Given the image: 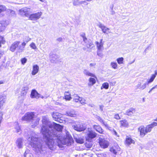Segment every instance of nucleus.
<instances>
[{
    "label": "nucleus",
    "mask_w": 157,
    "mask_h": 157,
    "mask_svg": "<svg viewBox=\"0 0 157 157\" xmlns=\"http://www.w3.org/2000/svg\"><path fill=\"white\" fill-rule=\"evenodd\" d=\"M44 137L47 140V144L49 147L51 149L53 147L54 141L52 138L56 137V139L60 140H64L67 142L68 144H71L74 142V140L71 136H67L65 138H63L62 136L59 135H56L53 133H49L47 132V134L44 135Z\"/></svg>",
    "instance_id": "obj_1"
},
{
    "label": "nucleus",
    "mask_w": 157,
    "mask_h": 157,
    "mask_svg": "<svg viewBox=\"0 0 157 157\" xmlns=\"http://www.w3.org/2000/svg\"><path fill=\"white\" fill-rule=\"evenodd\" d=\"M157 126V123L153 122L145 127L144 125L140 126L138 129L140 132V135L141 137H144L147 133L150 132L152 129Z\"/></svg>",
    "instance_id": "obj_2"
},
{
    "label": "nucleus",
    "mask_w": 157,
    "mask_h": 157,
    "mask_svg": "<svg viewBox=\"0 0 157 157\" xmlns=\"http://www.w3.org/2000/svg\"><path fill=\"white\" fill-rule=\"evenodd\" d=\"M43 125L42 126L41 129V132L42 134H44V133L47 131V128H54V125L53 124L51 123L50 121L44 120V122L43 123Z\"/></svg>",
    "instance_id": "obj_3"
},
{
    "label": "nucleus",
    "mask_w": 157,
    "mask_h": 157,
    "mask_svg": "<svg viewBox=\"0 0 157 157\" xmlns=\"http://www.w3.org/2000/svg\"><path fill=\"white\" fill-rule=\"evenodd\" d=\"M97 134L92 130L88 128L86 134V140L90 141L97 136Z\"/></svg>",
    "instance_id": "obj_4"
},
{
    "label": "nucleus",
    "mask_w": 157,
    "mask_h": 157,
    "mask_svg": "<svg viewBox=\"0 0 157 157\" xmlns=\"http://www.w3.org/2000/svg\"><path fill=\"white\" fill-rule=\"evenodd\" d=\"M35 116L34 113L33 112H28L22 117L23 121H29L32 120Z\"/></svg>",
    "instance_id": "obj_5"
},
{
    "label": "nucleus",
    "mask_w": 157,
    "mask_h": 157,
    "mask_svg": "<svg viewBox=\"0 0 157 157\" xmlns=\"http://www.w3.org/2000/svg\"><path fill=\"white\" fill-rule=\"evenodd\" d=\"M30 9L27 7L22 8L19 10V14L22 16L28 17L30 13Z\"/></svg>",
    "instance_id": "obj_6"
},
{
    "label": "nucleus",
    "mask_w": 157,
    "mask_h": 157,
    "mask_svg": "<svg viewBox=\"0 0 157 157\" xmlns=\"http://www.w3.org/2000/svg\"><path fill=\"white\" fill-rule=\"evenodd\" d=\"M42 14L41 12H39L31 14L29 15V19L32 21L36 20L39 19Z\"/></svg>",
    "instance_id": "obj_7"
},
{
    "label": "nucleus",
    "mask_w": 157,
    "mask_h": 157,
    "mask_svg": "<svg viewBox=\"0 0 157 157\" xmlns=\"http://www.w3.org/2000/svg\"><path fill=\"white\" fill-rule=\"evenodd\" d=\"M98 143L100 146L104 149L107 148L109 145V142L105 139L99 138Z\"/></svg>",
    "instance_id": "obj_8"
},
{
    "label": "nucleus",
    "mask_w": 157,
    "mask_h": 157,
    "mask_svg": "<svg viewBox=\"0 0 157 157\" xmlns=\"http://www.w3.org/2000/svg\"><path fill=\"white\" fill-rule=\"evenodd\" d=\"M121 149L117 144L114 145L110 149V151L115 155H116L121 151Z\"/></svg>",
    "instance_id": "obj_9"
},
{
    "label": "nucleus",
    "mask_w": 157,
    "mask_h": 157,
    "mask_svg": "<svg viewBox=\"0 0 157 157\" xmlns=\"http://www.w3.org/2000/svg\"><path fill=\"white\" fill-rule=\"evenodd\" d=\"M124 144L127 146H129L132 144H134L135 141L132 139L131 136H126V137L124 141Z\"/></svg>",
    "instance_id": "obj_10"
},
{
    "label": "nucleus",
    "mask_w": 157,
    "mask_h": 157,
    "mask_svg": "<svg viewBox=\"0 0 157 157\" xmlns=\"http://www.w3.org/2000/svg\"><path fill=\"white\" fill-rule=\"evenodd\" d=\"M74 129L78 131H82L86 129V127L82 124L79 123L74 125L73 127Z\"/></svg>",
    "instance_id": "obj_11"
},
{
    "label": "nucleus",
    "mask_w": 157,
    "mask_h": 157,
    "mask_svg": "<svg viewBox=\"0 0 157 157\" xmlns=\"http://www.w3.org/2000/svg\"><path fill=\"white\" fill-rule=\"evenodd\" d=\"M52 116L55 121L59 123L62 122V121H60L62 120L60 119V115L59 113L58 112H53L52 114Z\"/></svg>",
    "instance_id": "obj_12"
},
{
    "label": "nucleus",
    "mask_w": 157,
    "mask_h": 157,
    "mask_svg": "<svg viewBox=\"0 0 157 157\" xmlns=\"http://www.w3.org/2000/svg\"><path fill=\"white\" fill-rule=\"evenodd\" d=\"M95 44L97 47L98 54V53L101 51L103 48V40L101 39L99 43L98 41L96 42Z\"/></svg>",
    "instance_id": "obj_13"
},
{
    "label": "nucleus",
    "mask_w": 157,
    "mask_h": 157,
    "mask_svg": "<svg viewBox=\"0 0 157 157\" xmlns=\"http://www.w3.org/2000/svg\"><path fill=\"white\" fill-rule=\"evenodd\" d=\"M20 43V42L19 41L14 42L11 45L10 48V50L12 52H14L16 49L18 47Z\"/></svg>",
    "instance_id": "obj_14"
},
{
    "label": "nucleus",
    "mask_w": 157,
    "mask_h": 157,
    "mask_svg": "<svg viewBox=\"0 0 157 157\" xmlns=\"http://www.w3.org/2000/svg\"><path fill=\"white\" fill-rule=\"evenodd\" d=\"M98 27L101 29L102 32L105 34H108L110 33V29L109 28L101 24L98 25Z\"/></svg>",
    "instance_id": "obj_15"
},
{
    "label": "nucleus",
    "mask_w": 157,
    "mask_h": 157,
    "mask_svg": "<svg viewBox=\"0 0 157 157\" xmlns=\"http://www.w3.org/2000/svg\"><path fill=\"white\" fill-rule=\"evenodd\" d=\"M93 128L97 132L101 134H104V130L99 125H94Z\"/></svg>",
    "instance_id": "obj_16"
},
{
    "label": "nucleus",
    "mask_w": 157,
    "mask_h": 157,
    "mask_svg": "<svg viewBox=\"0 0 157 157\" xmlns=\"http://www.w3.org/2000/svg\"><path fill=\"white\" fill-rule=\"evenodd\" d=\"M7 24L6 21H0V33L3 32L6 28Z\"/></svg>",
    "instance_id": "obj_17"
},
{
    "label": "nucleus",
    "mask_w": 157,
    "mask_h": 157,
    "mask_svg": "<svg viewBox=\"0 0 157 157\" xmlns=\"http://www.w3.org/2000/svg\"><path fill=\"white\" fill-rule=\"evenodd\" d=\"M30 96L31 98H38L40 97V94L35 90H33L31 91L30 94Z\"/></svg>",
    "instance_id": "obj_18"
},
{
    "label": "nucleus",
    "mask_w": 157,
    "mask_h": 157,
    "mask_svg": "<svg viewBox=\"0 0 157 157\" xmlns=\"http://www.w3.org/2000/svg\"><path fill=\"white\" fill-rule=\"evenodd\" d=\"M66 114L67 116L71 117H76L77 116L76 112L73 110L68 111L66 112Z\"/></svg>",
    "instance_id": "obj_19"
},
{
    "label": "nucleus",
    "mask_w": 157,
    "mask_h": 157,
    "mask_svg": "<svg viewBox=\"0 0 157 157\" xmlns=\"http://www.w3.org/2000/svg\"><path fill=\"white\" fill-rule=\"evenodd\" d=\"M136 113V110L134 108H131L127 110L125 114L128 116H132Z\"/></svg>",
    "instance_id": "obj_20"
},
{
    "label": "nucleus",
    "mask_w": 157,
    "mask_h": 157,
    "mask_svg": "<svg viewBox=\"0 0 157 157\" xmlns=\"http://www.w3.org/2000/svg\"><path fill=\"white\" fill-rule=\"evenodd\" d=\"M54 127V128L58 131L61 132L63 128V126L59 124H57L56 123L53 122Z\"/></svg>",
    "instance_id": "obj_21"
},
{
    "label": "nucleus",
    "mask_w": 157,
    "mask_h": 157,
    "mask_svg": "<svg viewBox=\"0 0 157 157\" xmlns=\"http://www.w3.org/2000/svg\"><path fill=\"white\" fill-rule=\"evenodd\" d=\"M121 127H127L128 126V124L127 120L125 119L120 121Z\"/></svg>",
    "instance_id": "obj_22"
},
{
    "label": "nucleus",
    "mask_w": 157,
    "mask_h": 157,
    "mask_svg": "<svg viewBox=\"0 0 157 157\" xmlns=\"http://www.w3.org/2000/svg\"><path fill=\"white\" fill-rule=\"evenodd\" d=\"M39 67L37 65H35L33 66V70L32 72V74L35 75L37 74L39 71Z\"/></svg>",
    "instance_id": "obj_23"
},
{
    "label": "nucleus",
    "mask_w": 157,
    "mask_h": 157,
    "mask_svg": "<svg viewBox=\"0 0 157 157\" xmlns=\"http://www.w3.org/2000/svg\"><path fill=\"white\" fill-rule=\"evenodd\" d=\"M63 98L66 101L70 100L72 98L71 94L68 92H65Z\"/></svg>",
    "instance_id": "obj_24"
},
{
    "label": "nucleus",
    "mask_w": 157,
    "mask_h": 157,
    "mask_svg": "<svg viewBox=\"0 0 157 157\" xmlns=\"http://www.w3.org/2000/svg\"><path fill=\"white\" fill-rule=\"evenodd\" d=\"M157 75V70L154 71V74H152L151 78L148 79L147 82L148 83H150L152 82L155 79L156 76Z\"/></svg>",
    "instance_id": "obj_25"
},
{
    "label": "nucleus",
    "mask_w": 157,
    "mask_h": 157,
    "mask_svg": "<svg viewBox=\"0 0 157 157\" xmlns=\"http://www.w3.org/2000/svg\"><path fill=\"white\" fill-rule=\"evenodd\" d=\"M84 74L86 76L93 77L95 78V79H97V77L94 74L89 72V71H87L86 70H84Z\"/></svg>",
    "instance_id": "obj_26"
},
{
    "label": "nucleus",
    "mask_w": 157,
    "mask_h": 157,
    "mask_svg": "<svg viewBox=\"0 0 157 157\" xmlns=\"http://www.w3.org/2000/svg\"><path fill=\"white\" fill-rule=\"evenodd\" d=\"M96 79L94 78H90L89 79V83L88 84V85L91 86L95 84L96 82Z\"/></svg>",
    "instance_id": "obj_27"
},
{
    "label": "nucleus",
    "mask_w": 157,
    "mask_h": 157,
    "mask_svg": "<svg viewBox=\"0 0 157 157\" xmlns=\"http://www.w3.org/2000/svg\"><path fill=\"white\" fill-rule=\"evenodd\" d=\"M80 97L77 94H74L73 95V101L76 103L79 102Z\"/></svg>",
    "instance_id": "obj_28"
},
{
    "label": "nucleus",
    "mask_w": 157,
    "mask_h": 157,
    "mask_svg": "<svg viewBox=\"0 0 157 157\" xmlns=\"http://www.w3.org/2000/svg\"><path fill=\"white\" fill-rule=\"evenodd\" d=\"M5 103V98L2 96H0V109H1Z\"/></svg>",
    "instance_id": "obj_29"
},
{
    "label": "nucleus",
    "mask_w": 157,
    "mask_h": 157,
    "mask_svg": "<svg viewBox=\"0 0 157 157\" xmlns=\"http://www.w3.org/2000/svg\"><path fill=\"white\" fill-rule=\"evenodd\" d=\"M26 45V43L24 41L22 43L21 45L19 46L18 50L21 52H22L24 49Z\"/></svg>",
    "instance_id": "obj_30"
},
{
    "label": "nucleus",
    "mask_w": 157,
    "mask_h": 157,
    "mask_svg": "<svg viewBox=\"0 0 157 157\" xmlns=\"http://www.w3.org/2000/svg\"><path fill=\"white\" fill-rule=\"evenodd\" d=\"M17 144L18 147L21 148L22 147V139L21 138H18L17 140Z\"/></svg>",
    "instance_id": "obj_31"
},
{
    "label": "nucleus",
    "mask_w": 157,
    "mask_h": 157,
    "mask_svg": "<svg viewBox=\"0 0 157 157\" xmlns=\"http://www.w3.org/2000/svg\"><path fill=\"white\" fill-rule=\"evenodd\" d=\"M5 42L4 36L0 35V47H1L2 44H4Z\"/></svg>",
    "instance_id": "obj_32"
},
{
    "label": "nucleus",
    "mask_w": 157,
    "mask_h": 157,
    "mask_svg": "<svg viewBox=\"0 0 157 157\" xmlns=\"http://www.w3.org/2000/svg\"><path fill=\"white\" fill-rule=\"evenodd\" d=\"M6 7L3 5H0V13L3 12L6 10Z\"/></svg>",
    "instance_id": "obj_33"
},
{
    "label": "nucleus",
    "mask_w": 157,
    "mask_h": 157,
    "mask_svg": "<svg viewBox=\"0 0 157 157\" xmlns=\"http://www.w3.org/2000/svg\"><path fill=\"white\" fill-rule=\"evenodd\" d=\"M109 84L107 82H104L102 84V86L101 87V89H102L103 88H105V89H108L109 88Z\"/></svg>",
    "instance_id": "obj_34"
},
{
    "label": "nucleus",
    "mask_w": 157,
    "mask_h": 157,
    "mask_svg": "<svg viewBox=\"0 0 157 157\" xmlns=\"http://www.w3.org/2000/svg\"><path fill=\"white\" fill-rule=\"evenodd\" d=\"M117 60L119 64H121L123 63L124 58L122 57L119 58L117 59Z\"/></svg>",
    "instance_id": "obj_35"
},
{
    "label": "nucleus",
    "mask_w": 157,
    "mask_h": 157,
    "mask_svg": "<svg viewBox=\"0 0 157 157\" xmlns=\"http://www.w3.org/2000/svg\"><path fill=\"white\" fill-rule=\"evenodd\" d=\"M111 65L112 66V67L114 69H116L117 68V64L116 62H111Z\"/></svg>",
    "instance_id": "obj_36"
},
{
    "label": "nucleus",
    "mask_w": 157,
    "mask_h": 157,
    "mask_svg": "<svg viewBox=\"0 0 157 157\" xmlns=\"http://www.w3.org/2000/svg\"><path fill=\"white\" fill-rule=\"evenodd\" d=\"M87 47L88 48L91 49L94 47V45L92 43H89L87 44Z\"/></svg>",
    "instance_id": "obj_37"
},
{
    "label": "nucleus",
    "mask_w": 157,
    "mask_h": 157,
    "mask_svg": "<svg viewBox=\"0 0 157 157\" xmlns=\"http://www.w3.org/2000/svg\"><path fill=\"white\" fill-rule=\"evenodd\" d=\"M79 102L82 105H84L86 103V100L84 98L82 97H80Z\"/></svg>",
    "instance_id": "obj_38"
},
{
    "label": "nucleus",
    "mask_w": 157,
    "mask_h": 157,
    "mask_svg": "<svg viewBox=\"0 0 157 157\" xmlns=\"http://www.w3.org/2000/svg\"><path fill=\"white\" fill-rule=\"evenodd\" d=\"M27 93V89H26L25 87L24 89L22 90L21 92V96H25Z\"/></svg>",
    "instance_id": "obj_39"
},
{
    "label": "nucleus",
    "mask_w": 157,
    "mask_h": 157,
    "mask_svg": "<svg viewBox=\"0 0 157 157\" xmlns=\"http://www.w3.org/2000/svg\"><path fill=\"white\" fill-rule=\"evenodd\" d=\"M27 61V59L25 57L22 58L21 59V61L22 64L24 65L26 63Z\"/></svg>",
    "instance_id": "obj_40"
},
{
    "label": "nucleus",
    "mask_w": 157,
    "mask_h": 157,
    "mask_svg": "<svg viewBox=\"0 0 157 157\" xmlns=\"http://www.w3.org/2000/svg\"><path fill=\"white\" fill-rule=\"evenodd\" d=\"M97 120L99 121L101 123L103 124H104V120L101 117H97Z\"/></svg>",
    "instance_id": "obj_41"
},
{
    "label": "nucleus",
    "mask_w": 157,
    "mask_h": 157,
    "mask_svg": "<svg viewBox=\"0 0 157 157\" xmlns=\"http://www.w3.org/2000/svg\"><path fill=\"white\" fill-rule=\"evenodd\" d=\"M30 46L32 49H36V47L35 44L33 42H32L30 44Z\"/></svg>",
    "instance_id": "obj_42"
},
{
    "label": "nucleus",
    "mask_w": 157,
    "mask_h": 157,
    "mask_svg": "<svg viewBox=\"0 0 157 157\" xmlns=\"http://www.w3.org/2000/svg\"><path fill=\"white\" fill-rule=\"evenodd\" d=\"M81 36L83 38V40L84 41L87 40V39L86 36V34L84 33H83L81 35Z\"/></svg>",
    "instance_id": "obj_43"
},
{
    "label": "nucleus",
    "mask_w": 157,
    "mask_h": 157,
    "mask_svg": "<svg viewBox=\"0 0 157 157\" xmlns=\"http://www.w3.org/2000/svg\"><path fill=\"white\" fill-rule=\"evenodd\" d=\"M114 119L117 120H120L121 119L120 117L119 114L117 113L115 114L114 115Z\"/></svg>",
    "instance_id": "obj_44"
},
{
    "label": "nucleus",
    "mask_w": 157,
    "mask_h": 157,
    "mask_svg": "<svg viewBox=\"0 0 157 157\" xmlns=\"http://www.w3.org/2000/svg\"><path fill=\"white\" fill-rule=\"evenodd\" d=\"M9 12H10V13L11 14V15H14V14H15V11L12 10H9Z\"/></svg>",
    "instance_id": "obj_45"
},
{
    "label": "nucleus",
    "mask_w": 157,
    "mask_h": 157,
    "mask_svg": "<svg viewBox=\"0 0 157 157\" xmlns=\"http://www.w3.org/2000/svg\"><path fill=\"white\" fill-rule=\"evenodd\" d=\"M4 53L3 52L0 51V59L3 57Z\"/></svg>",
    "instance_id": "obj_46"
},
{
    "label": "nucleus",
    "mask_w": 157,
    "mask_h": 157,
    "mask_svg": "<svg viewBox=\"0 0 157 157\" xmlns=\"http://www.w3.org/2000/svg\"><path fill=\"white\" fill-rule=\"evenodd\" d=\"M3 114L2 113H0V123H1V121L2 119V117Z\"/></svg>",
    "instance_id": "obj_47"
},
{
    "label": "nucleus",
    "mask_w": 157,
    "mask_h": 157,
    "mask_svg": "<svg viewBox=\"0 0 157 157\" xmlns=\"http://www.w3.org/2000/svg\"><path fill=\"white\" fill-rule=\"evenodd\" d=\"M113 134L115 135L116 136H117L118 137L119 136L118 135L117 132L115 130H113Z\"/></svg>",
    "instance_id": "obj_48"
},
{
    "label": "nucleus",
    "mask_w": 157,
    "mask_h": 157,
    "mask_svg": "<svg viewBox=\"0 0 157 157\" xmlns=\"http://www.w3.org/2000/svg\"><path fill=\"white\" fill-rule=\"evenodd\" d=\"M95 65H96V63H90V67H93V66H95Z\"/></svg>",
    "instance_id": "obj_49"
},
{
    "label": "nucleus",
    "mask_w": 157,
    "mask_h": 157,
    "mask_svg": "<svg viewBox=\"0 0 157 157\" xmlns=\"http://www.w3.org/2000/svg\"><path fill=\"white\" fill-rule=\"evenodd\" d=\"M156 86H155L153 87L150 90V91H149V93H150L151 91L152 90L154 89L155 87H156Z\"/></svg>",
    "instance_id": "obj_50"
},
{
    "label": "nucleus",
    "mask_w": 157,
    "mask_h": 157,
    "mask_svg": "<svg viewBox=\"0 0 157 157\" xmlns=\"http://www.w3.org/2000/svg\"><path fill=\"white\" fill-rule=\"evenodd\" d=\"M4 83V82L3 81H0V84H2Z\"/></svg>",
    "instance_id": "obj_51"
},
{
    "label": "nucleus",
    "mask_w": 157,
    "mask_h": 157,
    "mask_svg": "<svg viewBox=\"0 0 157 157\" xmlns=\"http://www.w3.org/2000/svg\"><path fill=\"white\" fill-rule=\"evenodd\" d=\"M39 120V119H38V120L37 121V122L36 123V124H38Z\"/></svg>",
    "instance_id": "obj_52"
},
{
    "label": "nucleus",
    "mask_w": 157,
    "mask_h": 157,
    "mask_svg": "<svg viewBox=\"0 0 157 157\" xmlns=\"http://www.w3.org/2000/svg\"><path fill=\"white\" fill-rule=\"evenodd\" d=\"M41 2H44V0H39Z\"/></svg>",
    "instance_id": "obj_53"
},
{
    "label": "nucleus",
    "mask_w": 157,
    "mask_h": 157,
    "mask_svg": "<svg viewBox=\"0 0 157 157\" xmlns=\"http://www.w3.org/2000/svg\"><path fill=\"white\" fill-rule=\"evenodd\" d=\"M31 38H30L29 39V40L28 41H26V42L27 43L29 41L31 40Z\"/></svg>",
    "instance_id": "obj_54"
},
{
    "label": "nucleus",
    "mask_w": 157,
    "mask_h": 157,
    "mask_svg": "<svg viewBox=\"0 0 157 157\" xmlns=\"http://www.w3.org/2000/svg\"><path fill=\"white\" fill-rule=\"evenodd\" d=\"M86 0L87 1H91L92 0Z\"/></svg>",
    "instance_id": "obj_55"
}]
</instances>
